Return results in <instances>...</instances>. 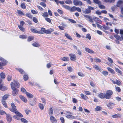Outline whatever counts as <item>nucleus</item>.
<instances>
[{"label":"nucleus","instance_id":"1","mask_svg":"<svg viewBox=\"0 0 123 123\" xmlns=\"http://www.w3.org/2000/svg\"><path fill=\"white\" fill-rule=\"evenodd\" d=\"M113 93V91L111 90H109L106 91L105 94L102 93H99L98 96L101 99L105 98L107 99H109L111 98Z\"/></svg>","mask_w":123,"mask_h":123},{"label":"nucleus","instance_id":"2","mask_svg":"<svg viewBox=\"0 0 123 123\" xmlns=\"http://www.w3.org/2000/svg\"><path fill=\"white\" fill-rule=\"evenodd\" d=\"M0 60L2 61L1 62H0V69L3 70L4 69L3 66L6 65L7 62L6 60L1 57L0 58Z\"/></svg>","mask_w":123,"mask_h":123},{"label":"nucleus","instance_id":"3","mask_svg":"<svg viewBox=\"0 0 123 123\" xmlns=\"http://www.w3.org/2000/svg\"><path fill=\"white\" fill-rule=\"evenodd\" d=\"M94 7L89 6L85 11H83V12L84 13L86 14H89L91 12V10H94Z\"/></svg>","mask_w":123,"mask_h":123},{"label":"nucleus","instance_id":"4","mask_svg":"<svg viewBox=\"0 0 123 123\" xmlns=\"http://www.w3.org/2000/svg\"><path fill=\"white\" fill-rule=\"evenodd\" d=\"M51 30H52L50 31L49 30H46L45 28L42 27L41 28V34H43L44 33L47 34H50L51 32H52L54 31L53 29H51Z\"/></svg>","mask_w":123,"mask_h":123},{"label":"nucleus","instance_id":"5","mask_svg":"<svg viewBox=\"0 0 123 123\" xmlns=\"http://www.w3.org/2000/svg\"><path fill=\"white\" fill-rule=\"evenodd\" d=\"M14 113L16 115H14L13 117L15 119L18 120L20 119L19 117H23V115L21 113L17 111H16Z\"/></svg>","mask_w":123,"mask_h":123},{"label":"nucleus","instance_id":"6","mask_svg":"<svg viewBox=\"0 0 123 123\" xmlns=\"http://www.w3.org/2000/svg\"><path fill=\"white\" fill-rule=\"evenodd\" d=\"M11 88L12 90V94L13 95L15 96L17 95L18 92V90L16 88H14L12 84L11 85Z\"/></svg>","mask_w":123,"mask_h":123},{"label":"nucleus","instance_id":"7","mask_svg":"<svg viewBox=\"0 0 123 123\" xmlns=\"http://www.w3.org/2000/svg\"><path fill=\"white\" fill-rule=\"evenodd\" d=\"M114 37L116 39L115 40L116 43L117 44H119L120 42L119 41H122V39L121 37L117 34L114 35Z\"/></svg>","mask_w":123,"mask_h":123},{"label":"nucleus","instance_id":"8","mask_svg":"<svg viewBox=\"0 0 123 123\" xmlns=\"http://www.w3.org/2000/svg\"><path fill=\"white\" fill-rule=\"evenodd\" d=\"M12 84L13 85L14 88H15V87H16L17 88H19L20 87V84L16 80H14V82H11L10 84L11 87Z\"/></svg>","mask_w":123,"mask_h":123},{"label":"nucleus","instance_id":"9","mask_svg":"<svg viewBox=\"0 0 123 123\" xmlns=\"http://www.w3.org/2000/svg\"><path fill=\"white\" fill-rule=\"evenodd\" d=\"M69 56L70 57V59L71 61H75L77 59L76 56L74 54H69Z\"/></svg>","mask_w":123,"mask_h":123},{"label":"nucleus","instance_id":"10","mask_svg":"<svg viewBox=\"0 0 123 123\" xmlns=\"http://www.w3.org/2000/svg\"><path fill=\"white\" fill-rule=\"evenodd\" d=\"M12 108H10L9 110L12 112L14 113L17 111L16 107L15 105V104L13 103H12L11 104Z\"/></svg>","mask_w":123,"mask_h":123},{"label":"nucleus","instance_id":"11","mask_svg":"<svg viewBox=\"0 0 123 123\" xmlns=\"http://www.w3.org/2000/svg\"><path fill=\"white\" fill-rule=\"evenodd\" d=\"M78 0H74L73 2L75 6H77L79 5L81 6L82 5V2L80 1H78Z\"/></svg>","mask_w":123,"mask_h":123},{"label":"nucleus","instance_id":"12","mask_svg":"<svg viewBox=\"0 0 123 123\" xmlns=\"http://www.w3.org/2000/svg\"><path fill=\"white\" fill-rule=\"evenodd\" d=\"M84 17L86 19H88L89 21L91 23H93V20L91 18V17L89 15H83Z\"/></svg>","mask_w":123,"mask_h":123},{"label":"nucleus","instance_id":"13","mask_svg":"<svg viewBox=\"0 0 123 123\" xmlns=\"http://www.w3.org/2000/svg\"><path fill=\"white\" fill-rule=\"evenodd\" d=\"M93 20L96 23H97L101 24L102 21L100 20L98 18L95 17H94L93 18Z\"/></svg>","mask_w":123,"mask_h":123},{"label":"nucleus","instance_id":"14","mask_svg":"<svg viewBox=\"0 0 123 123\" xmlns=\"http://www.w3.org/2000/svg\"><path fill=\"white\" fill-rule=\"evenodd\" d=\"M50 119L51 122L53 123H56L57 122L56 119L53 116H52L50 117Z\"/></svg>","mask_w":123,"mask_h":123},{"label":"nucleus","instance_id":"15","mask_svg":"<svg viewBox=\"0 0 123 123\" xmlns=\"http://www.w3.org/2000/svg\"><path fill=\"white\" fill-rule=\"evenodd\" d=\"M31 31L33 33L41 34V30L39 31H38L35 29H34L33 28H31Z\"/></svg>","mask_w":123,"mask_h":123},{"label":"nucleus","instance_id":"16","mask_svg":"<svg viewBox=\"0 0 123 123\" xmlns=\"http://www.w3.org/2000/svg\"><path fill=\"white\" fill-rule=\"evenodd\" d=\"M6 119L8 122L10 123L11 122L12 120V118L11 116L9 114H6Z\"/></svg>","mask_w":123,"mask_h":123},{"label":"nucleus","instance_id":"17","mask_svg":"<svg viewBox=\"0 0 123 123\" xmlns=\"http://www.w3.org/2000/svg\"><path fill=\"white\" fill-rule=\"evenodd\" d=\"M19 97L25 103H26L27 101V99L22 95L19 96Z\"/></svg>","mask_w":123,"mask_h":123},{"label":"nucleus","instance_id":"18","mask_svg":"<svg viewBox=\"0 0 123 123\" xmlns=\"http://www.w3.org/2000/svg\"><path fill=\"white\" fill-rule=\"evenodd\" d=\"M112 117L114 118H118L121 117V116L119 113L115 114L113 115L112 116Z\"/></svg>","mask_w":123,"mask_h":123},{"label":"nucleus","instance_id":"19","mask_svg":"<svg viewBox=\"0 0 123 123\" xmlns=\"http://www.w3.org/2000/svg\"><path fill=\"white\" fill-rule=\"evenodd\" d=\"M85 50L87 52L90 53H94L93 51L87 48L86 47L85 48Z\"/></svg>","mask_w":123,"mask_h":123},{"label":"nucleus","instance_id":"20","mask_svg":"<svg viewBox=\"0 0 123 123\" xmlns=\"http://www.w3.org/2000/svg\"><path fill=\"white\" fill-rule=\"evenodd\" d=\"M115 68L116 72L117 73H118L119 74L121 75H122L123 73L120 70L116 67H115Z\"/></svg>","mask_w":123,"mask_h":123},{"label":"nucleus","instance_id":"21","mask_svg":"<svg viewBox=\"0 0 123 123\" xmlns=\"http://www.w3.org/2000/svg\"><path fill=\"white\" fill-rule=\"evenodd\" d=\"M9 96L8 94H6L3 96L2 97V99L1 101H5V100L7 99Z\"/></svg>","mask_w":123,"mask_h":123},{"label":"nucleus","instance_id":"22","mask_svg":"<svg viewBox=\"0 0 123 123\" xmlns=\"http://www.w3.org/2000/svg\"><path fill=\"white\" fill-rule=\"evenodd\" d=\"M66 117L68 119H74L75 118V117L74 116H73L72 114H69L67 115L66 116Z\"/></svg>","mask_w":123,"mask_h":123},{"label":"nucleus","instance_id":"23","mask_svg":"<svg viewBox=\"0 0 123 123\" xmlns=\"http://www.w3.org/2000/svg\"><path fill=\"white\" fill-rule=\"evenodd\" d=\"M6 89V87L3 86L2 84L0 85V90L2 91H5Z\"/></svg>","mask_w":123,"mask_h":123},{"label":"nucleus","instance_id":"24","mask_svg":"<svg viewBox=\"0 0 123 123\" xmlns=\"http://www.w3.org/2000/svg\"><path fill=\"white\" fill-rule=\"evenodd\" d=\"M34 37L33 36H29L28 37L27 40L28 42H30L34 40Z\"/></svg>","mask_w":123,"mask_h":123},{"label":"nucleus","instance_id":"25","mask_svg":"<svg viewBox=\"0 0 123 123\" xmlns=\"http://www.w3.org/2000/svg\"><path fill=\"white\" fill-rule=\"evenodd\" d=\"M26 94L28 98H32L33 97V96L32 95L28 92H26Z\"/></svg>","mask_w":123,"mask_h":123},{"label":"nucleus","instance_id":"26","mask_svg":"<svg viewBox=\"0 0 123 123\" xmlns=\"http://www.w3.org/2000/svg\"><path fill=\"white\" fill-rule=\"evenodd\" d=\"M65 35L66 37L68 39L70 40H73L72 38L69 34L67 33H65Z\"/></svg>","mask_w":123,"mask_h":123},{"label":"nucleus","instance_id":"27","mask_svg":"<svg viewBox=\"0 0 123 123\" xmlns=\"http://www.w3.org/2000/svg\"><path fill=\"white\" fill-rule=\"evenodd\" d=\"M61 59L62 60L65 61H68L69 60V58L67 57H64L62 58Z\"/></svg>","mask_w":123,"mask_h":123},{"label":"nucleus","instance_id":"28","mask_svg":"<svg viewBox=\"0 0 123 123\" xmlns=\"http://www.w3.org/2000/svg\"><path fill=\"white\" fill-rule=\"evenodd\" d=\"M0 76L1 79H4L6 77V75L5 73L3 72H1L0 73Z\"/></svg>","mask_w":123,"mask_h":123},{"label":"nucleus","instance_id":"29","mask_svg":"<svg viewBox=\"0 0 123 123\" xmlns=\"http://www.w3.org/2000/svg\"><path fill=\"white\" fill-rule=\"evenodd\" d=\"M114 105V104L111 102L109 103L107 105V106L109 109H111L112 107Z\"/></svg>","mask_w":123,"mask_h":123},{"label":"nucleus","instance_id":"30","mask_svg":"<svg viewBox=\"0 0 123 123\" xmlns=\"http://www.w3.org/2000/svg\"><path fill=\"white\" fill-rule=\"evenodd\" d=\"M107 70L111 73L112 74H115V72L114 70L111 68L110 67H108L107 68Z\"/></svg>","mask_w":123,"mask_h":123},{"label":"nucleus","instance_id":"31","mask_svg":"<svg viewBox=\"0 0 123 123\" xmlns=\"http://www.w3.org/2000/svg\"><path fill=\"white\" fill-rule=\"evenodd\" d=\"M2 104L6 108H8L7 105L5 101H1Z\"/></svg>","mask_w":123,"mask_h":123},{"label":"nucleus","instance_id":"32","mask_svg":"<svg viewBox=\"0 0 123 123\" xmlns=\"http://www.w3.org/2000/svg\"><path fill=\"white\" fill-rule=\"evenodd\" d=\"M80 96L81 98L85 100H86L87 98L88 97L86 95H84L83 93L80 94Z\"/></svg>","mask_w":123,"mask_h":123},{"label":"nucleus","instance_id":"33","mask_svg":"<svg viewBox=\"0 0 123 123\" xmlns=\"http://www.w3.org/2000/svg\"><path fill=\"white\" fill-rule=\"evenodd\" d=\"M19 38L22 39H25L27 38V36L25 35H20L19 36Z\"/></svg>","mask_w":123,"mask_h":123},{"label":"nucleus","instance_id":"34","mask_svg":"<svg viewBox=\"0 0 123 123\" xmlns=\"http://www.w3.org/2000/svg\"><path fill=\"white\" fill-rule=\"evenodd\" d=\"M102 109L101 107L99 106H96L95 109V110L96 111H100Z\"/></svg>","mask_w":123,"mask_h":123},{"label":"nucleus","instance_id":"35","mask_svg":"<svg viewBox=\"0 0 123 123\" xmlns=\"http://www.w3.org/2000/svg\"><path fill=\"white\" fill-rule=\"evenodd\" d=\"M32 45L34 47H38L40 46V44L37 43L35 42L32 44Z\"/></svg>","mask_w":123,"mask_h":123},{"label":"nucleus","instance_id":"36","mask_svg":"<svg viewBox=\"0 0 123 123\" xmlns=\"http://www.w3.org/2000/svg\"><path fill=\"white\" fill-rule=\"evenodd\" d=\"M63 7H64L65 9H67L69 10L70 9V7L66 5H64L62 6Z\"/></svg>","mask_w":123,"mask_h":123},{"label":"nucleus","instance_id":"37","mask_svg":"<svg viewBox=\"0 0 123 123\" xmlns=\"http://www.w3.org/2000/svg\"><path fill=\"white\" fill-rule=\"evenodd\" d=\"M20 6L23 9H25L26 8V5L24 3H21Z\"/></svg>","mask_w":123,"mask_h":123},{"label":"nucleus","instance_id":"38","mask_svg":"<svg viewBox=\"0 0 123 123\" xmlns=\"http://www.w3.org/2000/svg\"><path fill=\"white\" fill-rule=\"evenodd\" d=\"M76 7L75 6H73L71 8L70 7V9L69 11L71 12L75 11H76Z\"/></svg>","mask_w":123,"mask_h":123},{"label":"nucleus","instance_id":"39","mask_svg":"<svg viewBox=\"0 0 123 123\" xmlns=\"http://www.w3.org/2000/svg\"><path fill=\"white\" fill-rule=\"evenodd\" d=\"M93 1L94 3L98 5L101 4V2L99 1V0H93Z\"/></svg>","mask_w":123,"mask_h":123},{"label":"nucleus","instance_id":"40","mask_svg":"<svg viewBox=\"0 0 123 123\" xmlns=\"http://www.w3.org/2000/svg\"><path fill=\"white\" fill-rule=\"evenodd\" d=\"M65 2L68 4H71L72 3V1L71 0H67L65 1Z\"/></svg>","mask_w":123,"mask_h":123},{"label":"nucleus","instance_id":"41","mask_svg":"<svg viewBox=\"0 0 123 123\" xmlns=\"http://www.w3.org/2000/svg\"><path fill=\"white\" fill-rule=\"evenodd\" d=\"M18 26L20 30L21 31L24 32L25 31V29L24 28L22 27L23 26H22L21 25H18Z\"/></svg>","mask_w":123,"mask_h":123},{"label":"nucleus","instance_id":"42","mask_svg":"<svg viewBox=\"0 0 123 123\" xmlns=\"http://www.w3.org/2000/svg\"><path fill=\"white\" fill-rule=\"evenodd\" d=\"M46 2H41L40 3V5L44 7H46V4L45 3Z\"/></svg>","mask_w":123,"mask_h":123},{"label":"nucleus","instance_id":"43","mask_svg":"<svg viewBox=\"0 0 123 123\" xmlns=\"http://www.w3.org/2000/svg\"><path fill=\"white\" fill-rule=\"evenodd\" d=\"M24 79L25 81H26L28 80V75L25 74L24 75Z\"/></svg>","mask_w":123,"mask_h":123},{"label":"nucleus","instance_id":"44","mask_svg":"<svg viewBox=\"0 0 123 123\" xmlns=\"http://www.w3.org/2000/svg\"><path fill=\"white\" fill-rule=\"evenodd\" d=\"M93 67L97 70L100 71V69L99 67L96 65H94L93 66Z\"/></svg>","mask_w":123,"mask_h":123},{"label":"nucleus","instance_id":"45","mask_svg":"<svg viewBox=\"0 0 123 123\" xmlns=\"http://www.w3.org/2000/svg\"><path fill=\"white\" fill-rule=\"evenodd\" d=\"M39 106L40 109L42 110L44 108V106L41 103H39Z\"/></svg>","mask_w":123,"mask_h":123},{"label":"nucleus","instance_id":"46","mask_svg":"<svg viewBox=\"0 0 123 123\" xmlns=\"http://www.w3.org/2000/svg\"><path fill=\"white\" fill-rule=\"evenodd\" d=\"M17 12L18 14L19 15H24L25 14L24 13L20 10H18L17 11Z\"/></svg>","mask_w":123,"mask_h":123},{"label":"nucleus","instance_id":"47","mask_svg":"<svg viewBox=\"0 0 123 123\" xmlns=\"http://www.w3.org/2000/svg\"><path fill=\"white\" fill-rule=\"evenodd\" d=\"M26 16L30 18L31 19L32 18V16L31 13H27L26 14Z\"/></svg>","mask_w":123,"mask_h":123},{"label":"nucleus","instance_id":"48","mask_svg":"<svg viewBox=\"0 0 123 123\" xmlns=\"http://www.w3.org/2000/svg\"><path fill=\"white\" fill-rule=\"evenodd\" d=\"M114 84H116L120 86L121 84V83L119 81L116 80V82L114 83Z\"/></svg>","mask_w":123,"mask_h":123},{"label":"nucleus","instance_id":"49","mask_svg":"<svg viewBox=\"0 0 123 123\" xmlns=\"http://www.w3.org/2000/svg\"><path fill=\"white\" fill-rule=\"evenodd\" d=\"M20 119L21 121L23 123H27L28 122L27 120L24 118H21Z\"/></svg>","mask_w":123,"mask_h":123},{"label":"nucleus","instance_id":"50","mask_svg":"<svg viewBox=\"0 0 123 123\" xmlns=\"http://www.w3.org/2000/svg\"><path fill=\"white\" fill-rule=\"evenodd\" d=\"M18 70L21 74H24L25 73V72L24 71L21 69H18Z\"/></svg>","mask_w":123,"mask_h":123},{"label":"nucleus","instance_id":"51","mask_svg":"<svg viewBox=\"0 0 123 123\" xmlns=\"http://www.w3.org/2000/svg\"><path fill=\"white\" fill-rule=\"evenodd\" d=\"M78 75L80 77H83L85 76V75L82 73L80 72H78Z\"/></svg>","mask_w":123,"mask_h":123},{"label":"nucleus","instance_id":"52","mask_svg":"<svg viewBox=\"0 0 123 123\" xmlns=\"http://www.w3.org/2000/svg\"><path fill=\"white\" fill-rule=\"evenodd\" d=\"M32 20L34 22L36 23H37L38 20L36 17H33L32 18Z\"/></svg>","mask_w":123,"mask_h":123},{"label":"nucleus","instance_id":"53","mask_svg":"<svg viewBox=\"0 0 123 123\" xmlns=\"http://www.w3.org/2000/svg\"><path fill=\"white\" fill-rule=\"evenodd\" d=\"M94 60H95V62H101V60L97 58H95Z\"/></svg>","mask_w":123,"mask_h":123},{"label":"nucleus","instance_id":"54","mask_svg":"<svg viewBox=\"0 0 123 123\" xmlns=\"http://www.w3.org/2000/svg\"><path fill=\"white\" fill-rule=\"evenodd\" d=\"M115 89L116 91L118 92H120L121 91V89L118 86H117L116 87Z\"/></svg>","mask_w":123,"mask_h":123},{"label":"nucleus","instance_id":"55","mask_svg":"<svg viewBox=\"0 0 123 123\" xmlns=\"http://www.w3.org/2000/svg\"><path fill=\"white\" fill-rule=\"evenodd\" d=\"M45 19L46 21L49 23H50L51 22V20L49 18L46 17L45 18Z\"/></svg>","mask_w":123,"mask_h":123},{"label":"nucleus","instance_id":"56","mask_svg":"<svg viewBox=\"0 0 123 123\" xmlns=\"http://www.w3.org/2000/svg\"><path fill=\"white\" fill-rule=\"evenodd\" d=\"M44 17H47L49 16V14L47 12H44L42 15Z\"/></svg>","mask_w":123,"mask_h":123},{"label":"nucleus","instance_id":"57","mask_svg":"<svg viewBox=\"0 0 123 123\" xmlns=\"http://www.w3.org/2000/svg\"><path fill=\"white\" fill-rule=\"evenodd\" d=\"M49 114H51V115H52L53 114V109L51 107L49 109Z\"/></svg>","mask_w":123,"mask_h":123},{"label":"nucleus","instance_id":"58","mask_svg":"<svg viewBox=\"0 0 123 123\" xmlns=\"http://www.w3.org/2000/svg\"><path fill=\"white\" fill-rule=\"evenodd\" d=\"M102 74L103 75L105 76L108 75V72L106 71H104L102 72Z\"/></svg>","mask_w":123,"mask_h":123},{"label":"nucleus","instance_id":"59","mask_svg":"<svg viewBox=\"0 0 123 123\" xmlns=\"http://www.w3.org/2000/svg\"><path fill=\"white\" fill-rule=\"evenodd\" d=\"M8 80L10 81L12 79V76L11 75H8L7 77Z\"/></svg>","mask_w":123,"mask_h":123},{"label":"nucleus","instance_id":"60","mask_svg":"<svg viewBox=\"0 0 123 123\" xmlns=\"http://www.w3.org/2000/svg\"><path fill=\"white\" fill-rule=\"evenodd\" d=\"M31 13L34 14H37L38 13V12H37L35 10H32L31 11Z\"/></svg>","mask_w":123,"mask_h":123},{"label":"nucleus","instance_id":"61","mask_svg":"<svg viewBox=\"0 0 123 123\" xmlns=\"http://www.w3.org/2000/svg\"><path fill=\"white\" fill-rule=\"evenodd\" d=\"M57 11L60 14H63V11L61 10L58 9L57 10Z\"/></svg>","mask_w":123,"mask_h":123},{"label":"nucleus","instance_id":"62","mask_svg":"<svg viewBox=\"0 0 123 123\" xmlns=\"http://www.w3.org/2000/svg\"><path fill=\"white\" fill-rule=\"evenodd\" d=\"M85 94L86 95H90L91 94V93L90 92L87 91H84Z\"/></svg>","mask_w":123,"mask_h":123},{"label":"nucleus","instance_id":"63","mask_svg":"<svg viewBox=\"0 0 123 123\" xmlns=\"http://www.w3.org/2000/svg\"><path fill=\"white\" fill-rule=\"evenodd\" d=\"M108 60L111 64H112L113 63V61L111 58L110 57H108Z\"/></svg>","mask_w":123,"mask_h":123},{"label":"nucleus","instance_id":"64","mask_svg":"<svg viewBox=\"0 0 123 123\" xmlns=\"http://www.w3.org/2000/svg\"><path fill=\"white\" fill-rule=\"evenodd\" d=\"M122 2H123L122 1L119 0L117 2V6L118 7H119V6L121 4Z\"/></svg>","mask_w":123,"mask_h":123}]
</instances>
